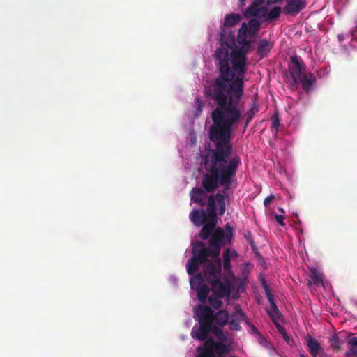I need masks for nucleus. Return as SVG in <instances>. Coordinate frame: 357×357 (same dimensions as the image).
I'll return each mask as SVG.
<instances>
[{
  "instance_id": "obj_19",
  "label": "nucleus",
  "mask_w": 357,
  "mask_h": 357,
  "mask_svg": "<svg viewBox=\"0 0 357 357\" xmlns=\"http://www.w3.org/2000/svg\"><path fill=\"white\" fill-rule=\"evenodd\" d=\"M259 111V105L257 100V96H255L252 100V104L251 107L247 110L245 113V122L244 128L245 129L249 125L250 121L252 120L254 116Z\"/></svg>"
},
{
  "instance_id": "obj_38",
  "label": "nucleus",
  "mask_w": 357,
  "mask_h": 357,
  "mask_svg": "<svg viewBox=\"0 0 357 357\" xmlns=\"http://www.w3.org/2000/svg\"><path fill=\"white\" fill-rule=\"evenodd\" d=\"M275 325L278 329L279 332L284 336V337L285 339H287L288 337L287 335L285 328L283 326H282L280 324H278V321H276V324H275Z\"/></svg>"
},
{
  "instance_id": "obj_39",
  "label": "nucleus",
  "mask_w": 357,
  "mask_h": 357,
  "mask_svg": "<svg viewBox=\"0 0 357 357\" xmlns=\"http://www.w3.org/2000/svg\"><path fill=\"white\" fill-rule=\"evenodd\" d=\"M195 104L197 106V112L201 113L202 112L203 105H202V101L201 100V99L199 98H197L195 99Z\"/></svg>"
},
{
  "instance_id": "obj_37",
  "label": "nucleus",
  "mask_w": 357,
  "mask_h": 357,
  "mask_svg": "<svg viewBox=\"0 0 357 357\" xmlns=\"http://www.w3.org/2000/svg\"><path fill=\"white\" fill-rule=\"evenodd\" d=\"M212 333H213L217 337L219 335H222V333H223V331L222 329L215 325H213V324H212V328H211V331Z\"/></svg>"
},
{
  "instance_id": "obj_25",
  "label": "nucleus",
  "mask_w": 357,
  "mask_h": 357,
  "mask_svg": "<svg viewBox=\"0 0 357 357\" xmlns=\"http://www.w3.org/2000/svg\"><path fill=\"white\" fill-rule=\"evenodd\" d=\"M225 297H220L217 294H212L208 298V301L213 308L214 309H220L222 307L223 302L222 301V298H224Z\"/></svg>"
},
{
  "instance_id": "obj_41",
  "label": "nucleus",
  "mask_w": 357,
  "mask_h": 357,
  "mask_svg": "<svg viewBox=\"0 0 357 357\" xmlns=\"http://www.w3.org/2000/svg\"><path fill=\"white\" fill-rule=\"evenodd\" d=\"M273 199H274V196L273 195H271L270 196L265 198V199L264 201V204L265 207H267Z\"/></svg>"
},
{
  "instance_id": "obj_22",
  "label": "nucleus",
  "mask_w": 357,
  "mask_h": 357,
  "mask_svg": "<svg viewBox=\"0 0 357 357\" xmlns=\"http://www.w3.org/2000/svg\"><path fill=\"white\" fill-rule=\"evenodd\" d=\"M261 23V22L256 18L250 19L248 24H246L248 26L247 34L248 33L251 36H255L259 29Z\"/></svg>"
},
{
  "instance_id": "obj_45",
  "label": "nucleus",
  "mask_w": 357,
  "mask_h": 357,
  "mask_svg": "<svg viewBox=\"0 0 357 357\" xmlns=\"http://www.w3.org/2000/svg\"><path fill=\"white\" fill-rule=\"evenodd\" d=\"M231 351V347L229 344H225V348L224 349V354H229Z\"/></svg>"
},
{
  "instance_id": "obj_15",
  "label": "nucleus",
  "mask_w": 357,
  "mask_h": 357,
  "mask_svg": "<svg viewBox=\"0 0 357 357\" xmlns=\"http://www.w3.org/2000/svg\"><path fill=\"white\" fill-rule=\"evenodd\" d=\"M190 219L197 227H200L207 222L208 215L206 210L195 209L190 213Z\"/></svg>"
},
{
  "instance_id": "obj_49",
  "label": "nucleus",
  "mask_w": 357,
  "mask_h": 357,
  "mask_svg": "<svg viewBox=\"0 0 357 357\" xmlns=\"http://www.w3.org/2000/svg\"><path fill=\"white\" fill-rule=\"evenodd\" d=\"M243 320H244V321H245V323H246L249 326H250V324H252L250 322V321H249L248 318L246 317V315H245V317H243Z\"/></svg>"
},
{
  "instance_id": "obj_13",
  "label": "nucleus",
  "mask_w": 357,
  "mask_h": 357,
  "mask_svg": "<svg viewBox=\"0 0 357 357\" xmlns=\"http://www.w3.org/2000/svg\"><path fill=\"white\" fill-rule=\"evenodd\" d=\"M245 317V313L239 305L234 307V312L231 314V319L228 321L229 327L231 331H241V326L240 322Z\"/></svg>"
},
{
  "instance_id": "obj_17",
  "label": "nucleus",
  "mask_w": 357,
  "mask_h": 357,
  "mask_svg": "<svg viewBox=\"0 0 357 357\" xmlns=\"http://www.w3.org/2000/svg\"><path fill=\"white\" fill-rule=\"evenodd\" d=\"M306 342L312 357H317L318 354L321 353L323 351L319 341L310 335H308L306 337Z\"/></svg>"
},
{
  "instance_id": "obj_6",
  "label": "nucleus",
  "mask_w": 357,
  "mask_h": 357,
  "mask_svg": "<svg viewBox=\"0 0 357 357\" xmlns=\"http://www.w3.org/2000/svg\"><path fill=\"white\" fill-rule=\"evenodd\" d=\"M208 246L202 241H196L197 247L204 250L211 258L218 257L225 243V231L222 227H217L212 236L208 238Z\"/></svg>"
},
{
  "instance_id": "obj_54",
  "label": "nucleus",
  "mask_w": 357,
  "mask_h": 357,
  "mask_svg": "<svg viewBox=\"0 0 357 357\" xmlns=\"http://www.w3.org/2000/svg\"><path fill=\"white\" fill-rule=\"evenodd\" d=\"M356 29H357V19L355 20Z\"/></svg>"
},
{
  "instance_id": "obj_35",
  "label": "nucleus",
  "mask_w": 357,
  "mask_h": 357,
  "mask_svg": "<svg viewBox=\"0 0 357 357\" xmlns=\"http://www.w3.org/2000/svg\"><path fill=\"white\" fill-rule=\"evenodd\" d=\"M244 238L248 241V242L251 245L252 249H254L256 247L253 237L250 231H247L244 234Z\"/></svg>"
},
{
  "instance_id": "obj_21",
  "label": "nucleus",
  "mask_w": 357,
  "mask_h": 357,
  "mask_svg": "<svg viewBox=\"0 0 357 357\" xmlns=\"http://www.w3.org/2000/svg\"><path fill=\"white\" fill-rule=\"evenodd\" d=\"M271 44L266 40H262L259 42L257 53L261 56V57H265L268 55V53L271 49Z\"/></svg>"
},
{
  "instance_id": "obj_7",
  "label": "nucleus",
  "mask_w": 357,
  "mask_h": 357,
  "mask_svg": "<svg viewBox=\"0 0 357 357\" xmlns=\"http://www.w3.org/2000/svg\"><path fill=\"white\" fill-rule=\"evenodd\" d=\"M213 294L220 297L229 298L232 291V281L227 275H222L208 282Z\"/></svg>"
},
{
  "instance_id": "obj_11",
  "label": "nucleus",
  "mask_w": 357,
  "mask_h": 357,
  "mask_svg": "<svg viewBox=\"0 0 357 357\" xmlns=\"http://www.w3.org/2000/svg\"><path fill=\"white\" fill-rule=\"evenodd\" d=\"M215 259L213 261L207 259L204 267V275L208 283L222 275V261L218 257Z\"/></svg>"
},
{
  "instance_id": "obj_51",
  "label": "nucleus",
  "mask_w": 357,
  "mask_h": 357,
  "mask_svg": "<svg viewBox=\"0 0 357 357\" xmlns=\"http://www.w3.org/2000/svg\"><path fill=\"white\" fill-rule=\"evenodd\" d=\"M268 1H271L272 3H278V2L282 1V0H268Z\"/></svg>"
},
{
  "instance_id": "obj_2",
  "label": "nucleus",
  "mask_w": 357,
  "mask_h": 357,
  "mask_svg": "<svg viewBox=\"0 0 357 357\" xmlns=\"http://www.w3.org/2000/svg\"><path fill=\"white\" fill-rule=\"evenodd\" d=\"M247 24L243 22L236 38L241 47L231 51L230 62L234 76L227 81L226 92L224 93L225 103H218L211 113L213 123L210 127L231 133L234 132V126L243 118L238 102L244 91V77L247 71L246 54L251 47L250 42L247 40Z\"/></svg>"
},
{
  "instance_id": "obj_27",
  "label": "nucleus",
  "mask_w": 357,
  "mask_h": 357,
  "mask_svg": "<svg viewBox=\"0 0 357 357\" xmlns=\"http://www.w3.org/2000/svg\"><path fill=\"white\" fill-rule=\"evenodd\" d=\"M204 278L201 273H197L192 276L190 280V284L192 289H197L201 287L203 284Z\"/></svg>"
},
{
  "instance_id": "obj_5",
  "label": "nucleus",
  "mask_w": 357,
  "mask_h": 357,
  "mask_svg": "<svg viewBox=\"0 0 357 357\" xmlns=\"http://www.w3.org/2000/svg\"><path fill=\"white\" fill-rule=\"evenodd\" d=\"M196 314L198 317L199 326H195L192 328L191 335L195 339L203 341L206 340L208 333L211 331V308L207 305H199L196 311Z\"/></svg>"
},
{
  "instance_id": "obj_48",
  "label": "nucleus",
  "mask_w": 357,
  "mask_h": 357,
  "mask_svg": "<svg viewBox=\"0 0 357 357\" xmlns=\"http://www.w3.org/2000/svg\"><path fill=\"white\" fill-rule=\"evenodd\" d=\"M230 256L231 257H236L238 256V253L236 250H230Z\"/></svg>"
},
{
  "instance_id": "obj_23",
  "label": "nucleus",
  "mask_w": 357,
  "mask_h": 357,
  "mask_svg": "<svg viewBox=\"0 0 357 357\" xmlns=\"http://www.w3.org/2000/svg\"><path fill=\"white\" fill-rule=\"evenodd\" d=\"M349 349L345 353V357H357V337H349Z\"/></svg>"
},
{
  "instance_id": "obj_26",
  "label": "nucleus",
  "mask_w": 357,
  "mask_h": 357,
  "mask_svg": "<svg viewBox=\"0 0 357 357\" xmlns=\"http://www.w3.org/2000/svg\"><path fill=\"white\" fill-rule=\"evenodd\" d=\"M257 338L258 343L268 351L270 356H273V353L275 351L273 344L268 340H267V339L264 337L262 334L258 335Z\"/></svg>"
},
{
  "instance_id": "obj_46",
  "label": "nucleus",
  "mask_w": 357,
  "mask_h": 357,
  "mask_svg": "<svg viewBox=\"0 0 357 357\" xmlns=\"http://www.w3.org/2000/svg\"><path fill=\"white\" fill-rule=\"evenodd\" d=\"M217 338L219 340L218 342H223L227 340L226 336L225 335L224 333H222V335H219V336H218Z\"/></svg>"
},
{
  "instance_id": "obj_55",
  "label": "nucleus",
  "mask_w": 357,
  "mask_h": 357,
  "mask_svg": "<svg viewBox=\"0 0 357 357\" xmlns=\"http://www.w3.org/2000/svg\"><path fill=\"white\" fill-rule=\"evenodd\" d=\"M301 357H307V356H305L304 354H301Z\"/></svg>"
},
{
  "instance_id": "obj_4",
  "label": "nucleus",
  "mask_w": 357,
  "mask_h": 357,
  "mask_svg": "<svg viewBox=\"0 0 357 357\" xmlns=\"http://www.w3.org/2000/svg\"><path fill=\"white\" fill-rule=\"evenodd\" d=\"M226 197L220 192L210 195L207 202V215L208 221L204 223L199 234V237L203 240H208L216 229L217 215H223L226 211Z\"/></svg>"
},
{
  "instance_id": "obj_8",
  "label": "nucleus",
  "mask_w": 357,
  "mask_h": 357,
  "mask_svg": "<svg viewBox=\"0 0 357 357\" xmlns=\"http://www.w3.org/2000/svg\"><path fill=\"white\" fill-rule=\"evenodd\" d=\"M210 257L204 250L197 247L195 243L192 248V257L189 259L186 264L187 272L190 275H193L198 271L200 265L207 261V258Z\"/></svg>"
},
{
  "instance_id": "obj_43",
  "label": "nucleus",
  "mask_w": 357,
  "mask_h": 357,
  "mask_svg": "<svg viewBox=\"0 0 357 357\" xmlns=\"http://www.w3.org/2000/svg\"><path fill=\"white\" fill-rule=\"evenodd\" d=\"M251 331L253 334H255L257 337H258V335H261V333H259L258 329L255 327V325L250 324Z\"/></svg>"
},
{
  "instance_id": "obj_42",
  "label": "nucleus",
  "mask_w": 357,
  "mask_h": 357,
  "mask_svg": "<svg viewBox=\"0 0 357 357\" xmlns=\"http://www.w3.org/2000/svg\"><path fill=\"white\" fill-rule=\"evenodd\" d=\"M265 294L270 304L275 302L273 296L271 291L266 292Z\"/></svg>"
},
{
  "instance_id": "obj_14",
  "label": "nucleus",
  "mask_w": 357,
  "mask_h": 357,
  "mask_svg": "<svg viewBox=\"0 0 357 357\" xmlns=\"http://www.w3.org/2000/svg\"><path fill=\"white\" fill-rule=\"evenodd\" d=\"M229 313L226 309H222L214 314L213 310L211 309V318L212 324L214 322L219 326L223 327L228 324Z\"/></svg>"
},
{
  "instance_id": "obj_52",
  "label": "nucleus",
  "mask_w": 357,
  "mask_h": 357,
  "mask_svg": "<svg viewBox=\"0 0 357 357\" xmlns=\"http://www.w3.org/2000/svg\"><path fill=\"white\" fill-rule=\"evenodd\" d=\"M320 354L321 357H327V355L324 352H323V351H321V353H320Z\"/></svg>"
},
{
  "instance_id": "obj_28",
  "label": "nucleus",
  "mask_w": 357,
  "mask_h": 357,
  "mask_svg": "<svg viewBox=\"0 0 357 357\" xmlns=\"http://www.w3.org/2000/svg\"><path fill=\"white\" fill-rule=\"evenodd\" d=\"M259 6H255V3H252L249 6L244 12V17L247 19H250L252 17H257L258 9Z\"/></svg>"
},
{
  "instance_id": "obj_50",
  "label": "nucleus",
  "mask_w": 357,
  "mask_h": 357,
  "mask_svg": "<svg viewBox=\"0 0 357 357\" xmlns=\"http://www.w3.org/2000/svg\"><path fill=\"white\" fill-rule=\"evenodd\" d=\"M239 2H240V6L242 7L243 6H245V0H238Z\"/></svg>"
},
{
  "instance_id": "obj_31",
  "label": "nucleus",
  "mask_w": 357,
  "mask_h": 357,
  "mask_svg": "<svg viewBox=\"0 0 357 357\" xmlns=\"http://www.w3.org/2000/svg\"><path fill=\"white\" fill-rule=\"evenodd\" d=\"M223 266L226 271H231V256L230 250L227 248L223 252Z\"/></svg>"
},
{
  "instance_id": "obj_40",
  "label": "nucleus",
  "mask_w": 357,
  "mask_h": 357,
  "mask_svg": "<svg viewBox=\"0 0 357 357\" xmlns=\"http://www.w3.org/2000/svg\"><path fill=\"white\" fill-rule=\"evenodd\" d=\"M284 216L281 215H275V220L278 222L279 225L281 226H284L285 223L284 222Z\"/></svg>"
},
{
  "instance_id": "obj_10",
  "label": "nucleus",
  "mask_w": 357,
  "mask_h": 357,
  "mask_svg": "<svg viewBox=\"0 0 357 357\" xmlns=\"http://www.w3.org/2000/svg\"><path fill=\"white\" fill-rule=\"evenodd\" d=\"M289 69L291 77V80L289 81L291 86L292 88H297L299 77L302 76L303 74H305L304 62L300 57L294 54L291 56L290 58Z\"/></svg>"
},
{
  "instance_id": "obj_30",
  "label": "nucleus",
  "mask_w": 357,
  "mask_h": 357,
  "mask_svg": "<svg viewBox=\"0 0 357 357\" xmlns=\"http://www.w3.org/2000/svg\"><path fill=\"white\" fill-rule=\"evenodd\" d=\"M330 346L336 349L337 351H340L341 349V345L343 343L342 341L340 340L337 334L334 333L332 335L329 340Z\"/></svg>"
},
{
  "instance_id": "obj_16",
  "label": "nucleus",
  "mask_w": 357,
  "mask_h": 357,
  "mask_svg": "<svg viewBox=\"0 0 357 357\" xmlns=\"http://www.w3.org/2000/svg\"><path fill=\"white\" fill-rule=\"evenodd\" d=\"M242 19V17L240 14L238 13H230L227 14L225 16L223 26H221V31L224 29L226 30V36H227V33L231 31L230 30H227V28L233 27L236 24H237Z\"/></svg>"
},
{
  "instance_id": "obj_44",
  "label": "nucleus",
  "mask_w": 357,
  "mask_h": 357,
  "mask_svg": "<svg viewBox=\"0 0 357 357\" xmlns=\"http://www.w3.org/2000/svg\"><path fill=\"white\" fill-rule=\"evenodd\" d=\"M262 287H263V289H264V291L265 294H266V292H269V291H271V290H270V289H269V287H268V285L267 284V283L266 282V281H265V280H264V281L262 282Z\"/></svg>"
},
{
  "instance_id": "obj_9",
  "label": "nucleus",
  "mask_w": 357,
  "mask_h": 357,
  "mask_svg": "<svg viewBox=\"0 0 357 357\" xmlns=\"http://www.w3.org/2000/svg\"><path fill=\"white\" fill-rule=\"evenodd\" d=\"M225 344L222 342H215L212 338L205 341L203 346L197 348L199 354L197 357H216L224 356V349Z\"/></svg>"
},
{
  "instance_id": "obj_36",
  "label": "nucleus",
  "mask_w": 357,
  "mask_h": 357,
  "mask_svg": "<svg viewBox=\"0 0 357 357\" xmlns=\"http://www.w3.org/2000/svg\"><path fill=\"white\" fill-rule=\"evenodd\" d=\"M267 14H268V8L265 6L259 8L258 9V16L259 18H265V20L267 18Z\"/></svg>"
},
{
  "instance_id": "obj_18",
  "label": "nucleus",
  "mask_w": 357,
  "mask_h": 357,
  "mask_svg": "<svg viewBox=\"0 0 357 357\" xmlns=\"http://www.w3.org/2000/svg\"><path fill=\"white\" fill-rule=\"evenodd\" d=\"M298 80L299 81L298 82V85L301 84L303 91L308 92L310 90L313 83L315 82L316 79L312 73H307L301 76Z\"/></svg>"
},
{
  "instance_id": "obj_24",
  "label": "nucleus",
  "mask_w": 357,
  "mask_h": 357,
  "mask_svg": "<svg viewBox=\"0 0 357 357\" xmlns=\"http://www.w3.org/2000/svg\"><path fill=\"white\" fill-rule=\"evenodd\" d=\"M195 290L197 291V298L202 303H205L206 301V299L208 298V294L210 291H211L206 284L202 285L201 287Z\"/></svg>"
},
{
  "instance_id": "obj_12",
  "label": "nucleus",
  "mask_w": 357,
  "mask_h": 357,
  "mask_svg": "<svg viewBox=\"0 0 357 357\" xmlns=\"http://www.w3.org/2000/svg\"><path fill=\"white\" fill-rule=\"evenodd\" d=\"M306 3L303 0H286L282 11L285 15H296L305 8Z\"/></svg>"
},
{
  "instance_id": "obj_1",
  "label": "nucleus",
  "mask_w": 357,
  "mask_h": 357,
  "mask_svg": "<svg viewBox=\"0 0 357 357\" xmlns=\"http://www.w3.org/2000/svg\"><path fill=\"white\" fill-rule=\"evenodd\" d=\"M232 135L233 133L209 128V139L214 143L215 148L206 150L202 159L206 173L201 177L202 188L194 187L189 193L191 202L201 207L207 205L208 193H213L220 186L224 188L220 192L227 199L226 193L231 188L241 164V158L237 155L228 160L233 150Z\"/></svg>"
},
{
  "instance_id": "obj_53",
  "label": "nucleus",
  "mask_w": 357,
  "mask_h": 357,
  "mask_svg": "<svg viewBox=\"0 0 357 357\" xmlns=\"http://www.w3.org/2000/svg\"><path fill=\"white\" fill-rule=\"evenodd\" d=\"M355 31H356V30H354L353 31H351V35H352L353 36H355Z\"/></svg>"
},
{
  "instance_id": "obj_29",
  "label": "nucleus",
  "mask_w": 357,
  "mask_h": 357,
  "mask_svg": "<svg viewBox=\"0 0 357 357\" xmlns=\"http://www.w3.org/2000/svg\"><path fill=\"white\" fill-rule=\"evenodd\" d=\"M281 13V8L279 6L273 7L269 12L268 11L266 21L271 22L277 20Z\"/></svg>"
},
{
  "instance_id": "obj_47",
  "label": "nucleus",
  "mask_w": 357,
  "mask_h": 357,
  "mask_svg": "<svg viewBox=\"0 0 357 357\" xmlns=\"http://www.w3.org/2000/svg\"><path fill=\"white\" fill-rule=\"evenodd\" d=\"M264 0H254L252 2L255 6H260L264 3Z\"/></svg>"
},
{
  "instance_id": "obj_34",
  "label": "nucleus",
  "mask_w": 357,
  "mask_h": 357,
  "mask_svg": "<svg viewBox=\"0 0 357 357\" xmlns=\"http://www.w3.org/2000/svg\"><path fill=\"white\" fill-rule=\"evenodd\" d=\"M225 229L227 230V233H225V241L230 243L233 238V228L229 224H226Z\"/></svg>"
},
{
  "instance_id": "obj_32",
  "label": "nucleus",
  "mask_w": 357,
  "mask_h": 357,
  "mask_svg": "<svg viewBox=\"0 0 357 357\" xmlns=\"http://www.w3.org/2000/svg\"><path fill=\"white\" fill-rule=\"evenodd\" d=\"M310 278L315 284L323 283L322 275L315 268L310 270Z\"/></svg>"
},
{
  "instance_id": "obj_20",
  "label": "nucleus",
  "mask_w": 357,
  "mask_h": 357,
  "mask_svg": "<svg viewBox=\"0 0 357 357\" xmlns=\"http://www.w3.org/2000/svg\"><path fill=\"white\" fill-rule=\"evenodd\" d=\"M267 312L274 324L282 319V314L275 302L270 304V309L267 310Z\"/></svg>"
},
{
  "instance_id": "obj_33",
  "label": "nucleus",
  "mask_w": 357,
  "mask_h": 357,
  "mask_svg": "<svg viewBox=\"0 0 357 357\" xmlns=\"http://www.w3.org/2000/svg\"><path fill=\"white\" fill-rule=\"evenodd\" d=\"M271 130L273 132H275V134L278 132V128L280 126V119L277 114H274L271 117Z\"/></svg>"
},
{
  "instance_id": "obj_3",
  "label": "nucleus",
  "mask_w": 357,
  "mask_h": 357,
  "mask_svg": "<svg viewBox=\"0 0 357 357\" xmlns=\"http://www.w3.org/2000/svg\"><path fill=\"white\" fill-rule=\"evenodd\" d=\"M226 30L222 29L220 33V40L222 46L215 51V59L219 70V75L206 86L204 92L206 96L213 101L216 106L218 103H225L224 93L229 78H234V73L229 66L231 52L229 49L234 43L235 36L232 31H229L226 36Z\"/></svg>"
},
{
  "instance_id": "obj_56",
  "label": "nucleus",
  "mask_w": 357,
  "mask_h": 357,
  "mask_svg": "<svg viewBox=\"0 0 357 357\" xmlns=\"http://www.w3.org/2000/svg\"><path fill=\"white\" fill-rule=\"evenodd\" d=\"M282 213H284V211L283 209H280Z\"/></svg>"
}]
</instances>
